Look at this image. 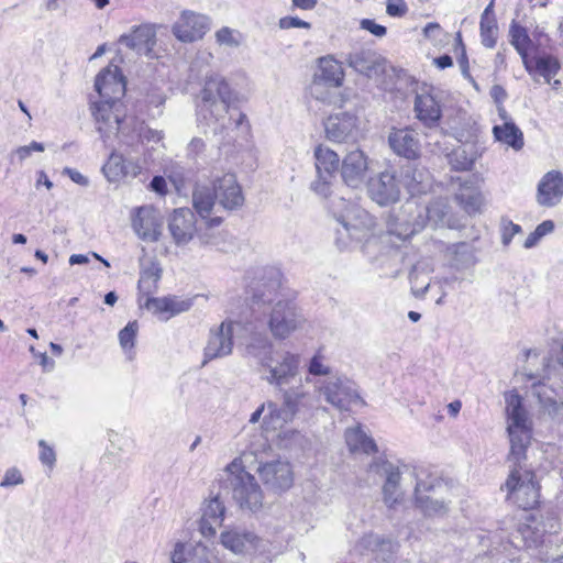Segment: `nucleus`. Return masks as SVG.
<instances>
[{
  "label": "nucleus",
  "mask_w": 563,
  "mask_h": 563,
  "mask_svg": "<svg viewBox=\"0 0 563 563\" xmlns=\"http://www.w3.org/2000/svg\"><path fill=\"white\" fill-rule=\"evenodd\" d=\"M23 483V477L20 471L15 467H11L5 471L2 481L0 482L1 487H10L20 485Z\"/></svg>",
  "instance_id": "bf43d9fd"
},
{
  "label": "nucleus",
  "mask_w": 563,
  "mask_h": 563,
  "mask_svg": "<svg viewBox=\"0 0 563 563\" xmlns=\"http://www.w3.org/2000/svg\"><path fill=\"white\" fill-rule=\"evenodd\" d=\"M424 268L420 263L416 264L409 273V280L411 285L412 295L417 298L424 296L430 287V280L427 275H423Z\"/></svg>",
  "instance_id": "49530a36"
},
{
  "label": "nucleus",
  "mask_w": 563,
  "mask_h": 563,
  "mask_svg": "<svg viewBox=\"0 0 563 563\" xmlns=\"http://www.w3.org/2000/svg\"><path fill=\"white\" fill-rule=\"evenodd\" d=\"M108 120L96 122L97 130L104 143L112 135L118 136L121 148H132L141 153L140 148L146 143H158L163 140V132L150 129L144 121L134 115H125L123 110L108 115Z\"/></svg>",
  "instance_id": "7ed1b4c3"
},
{
  "label": "nucleus",
  "mask_w": 563,
  "mask_h": 563,
  "mask_svg": "<svg viewBox=\"0 0 563 563\" xmlns=\"http://www.w3.org/2000/svg\"><path fill=\"white\" fill-rule=\"evenodd\" d=\"M400 187L407 188L411 196L420 195L429 189V174L423 169L409 167L405 170Z\"/></svg>",
  "instance_id": "ea45409f"
},
{
  "label": "nucleus",
  "mask_w": 563,
  "mask_h": 563,
  "mask_svg": "<svg viewBox=\"0 0 563 563\" xmlns=\"http://www.w3.org/2000/svg\"><path fill=\"white\" fill-rule=\"evenodd\" d=\"M368 172V157L361 150H354L347 153L341 165V177L349 187H361Z\"/></svg>",
  "instance_id": "aec40b11"
},
{
  "label": "nucleus",
  "mask_w": 563,
  "mask_h": 563,
  "mask_svg": "<svg viewBox=\"0 0 563 563\" xmlns=\"http://www.w3.org/2000/svg\"><path fill=\"white\" fill-rule=\"evenodd\" d=\"M360 25L361 29L368 31L377 37L385 36L387 32L384 25L377 24L374 20L371 19H363Z\"/></svg>",
  "instance_id": "e2e57ef3"
},
{
  "label": "nucleus",
  "mask_w": 563,
  "mask_h": 563,
  "mask_svg": "<svg viewBox=\"0 0 563 563\" xmlns=\"http://www.w3.org/2000/svg\"><path fill=\"white\" fill-rule=\"evenodd\" d=\"M213 191L219 205L228 211L236 210L244 205V195L235 175L224 174L213 181Z\"/></svg>",
  "instance_id": "6ab92c4d"
},
{
  "label": "nucleus",
  "mask_w": 563,
  "mask_h": 563,
  "mask_svg": "<svg viewBox=\"0 0 563 563\" xmlns=\"http://www.w3.org/2000/svg\"><path fill=\"white\" fill-rule=\"evenodd\" d=\"M542 537L539 531L532 529L530 526L522 525L517 529L510 543L516 548L523 547L528 550H536L543 544Z\"/></svg>",
  "instance_id": "37998d69"
},
{
  "label": "nucleus",
  "mask_w": 563,
  "mask_h": 563,
  "mask_svg": "<svg viewBox=\"0 0 563 563\" xmlns=\"http://www.w3.org/2000/svg\"><path fill=\"white\" fill-rule=\"evenodd\" d=\"M563 199V174L550 170L540 179L537 187L536 200L541 207L552 208Z\"/></svg>",
  "instance_id": "5701e85b"
},
{
  "label": "nucleus",
  "mask_w": 563,
  "mask_h": 563,
  "mask_svg": "<svg viewBox=\"0 0 563 563\" xmlns=\"http://www.w3.org/2000/svg\"><path fill=\"white\" fill-rule=\"evenodd\" d=\"M328 404L339 410L347 411L353 405L365 406L366 402L358 393L357 385L345 376H330L314 384Z\"/></svg>",
  "instance_id": "6e6552de"
},
{
  "label": "nucleus",
  "mask_w": 563,
  "mask_h": 563,
  "mask_svg": "<svg viewBox=\"0 0 563 563\" xmlns=\"http://www.w3.org/2000/svg\"><path fill=\"white\" fill-rule=\"evenodd\" d=\"M95 89L100 98L91 104L96 122L108 120L109 114L123 110L121 99L125 93V79L118 66L103 68L96 77Z\"/></svg>",
  "instance_id": "423d86ee"
},
{
  "label": "nucleus",
  "mask_w": 563,
  "mask_h": 563,
  "mask_svg": "<svg viewBox=\"0 0 563 563\" xmlns=\"http://www.w3.org/2000/svg\"><path fill=\"white\" fill-rule=\"evenodd\" d=\"M333 177L330 174L317 173L316 179L310 184V189L316 195L327 198L331 192Z\"/></svg>",
  "instance_id": "5fc2aeb1"
},
{
  "label": "nucleus",
  "mask_w": 563,
  "mask_h": 563,
  "mask_svg": "<svg viewBox=\"0 0 563 563\" xmlns=\"http://www.w3.org/2000/svg\"><path fill=\"white\" fill-rule=\"evenodd\" d=\"M560 69L558 59L553 56H544L536 59L534 70L550 84Z\"/></svg>",
  "instance_id": "8fccbe9b"
},
{
  "label": "nucleus",
  "mask_w": 563,
  "mask_h": 563,
  "mask_svg": "<svg viewBox=\"0 0 563 563\" xmlns=\"http://www.w3.org/2000/svg\"><path fill=\"white\" fill-rule=\"evenodd\" d=\"M510 44L515 47L522 59V64L528 73L533 71L531 60L528 57V52L532 46V41L526 27L512 22L509 29Z\"/></svg>",
  "instance_id": "c9c22d12"
},
{
  "label": "nucleus",
  "mask_w": 563,
  "mask_h": 563,
  "mask_svg": "<svg viewBox=\"0 0 563 563\" xmlns=\"http://www.w3.org/2000/svg\"><path fill=\"white\" fill-rule=\"evenodd\" d=\"M265 371L264 379L278 390H283L299 376L300 355L289 350L279 349L261 365Z\"/></svg>",
  "instance_id": "1a4fd4ad"
},
{
  "label": "nucleus",
  "mask_w": 563,
  "mask_h": 563,
  "mask_svg": "<svg viewBox=\"0 0 563 563\" xmlns=\"http://www.w3.org/2000/svg\"><path fill=\"white\" fill-rule=\"evenodd\" d=\"M519 232H521V227L519 224H516L512 221H507L504 223L503 228V243L508 245L511 242V239Z\"/></svg>",
  "instance_id": "0e129e2a"
},
{
  "label": "nucleus",
  "mask_w": 563,
  "mask_h": 563,
  "mask_svg": "<svg viewBox=\"0 0 563 563\" xmlns=\"http://www.w3.org/2000/svg\"><path fill=\"white\" fill-rule=\"evenodd\" d=\"M200 96L199 115L207 120V124H210V121L218 122L225 117L231 100V89L221 75H208Z\"/></svg>",
  "instance_id": "0eeeda50"
},
{
  "label": "nucleus",
  "mask_w": 563,
  "mask_h": 563,
  "mask_svg": "<svg viewBox=\"0 0 563 563\" xmlns=\"http://www.w3.org/2000/svg\"><path fill=\"white\" fill-rule=\"evenodd\" d=\"M137 331V321H131L119 332V342L125 352L131 351L134 347Z\"/></svg>",
  "instance_id": "864d4df0"
},
{
  "label": "nucleus",
  "mask_w": 563,
  "mask_h": 563,
  "mask_svg": "<svg viewBox=\"0 0 563 563\" xmlns=\"http://www.w3.org/2000/svg\"><path fill=\"white\" fill-rule=\"evenodd\" d=\"M368 195L379 206L398 201L400 197V181L391 172H383L368 183Z\"/></svg>",
  "instance_id": "a211bd4d"
},
{
  "label": "nucleus",
  "mask_w": 563,
  "mask_h": 563,
  "mask_svg": "<svg viewBox=\"0 0 563 563\" xmlns=\"http://www.w3.org/2000/svg\"><path fill=\"white\" fill-rule=\"evenodd\" d=\"M532 395L538 399L543 412L553 419L563 418V401L560 400L558 393L552 387L539 382L532 385Z\"/></svg>",
  "instance_id": "2f4dec72"
},
{
  "label": "nucleus",
  "mask_w": 563,
  "mask_h": 563,
  "mask_svg": "<svg viewBox=\"0 0 563 563\" xmlns=\"http://www.w3.org/2000/svg\"><path fill=\"white\" fill-rule=\"evenodd\" d=\"M308 372L310 375H313V376H328V377L332 376L331 368L323 363L322 357L319 355H314L310 360L309 366H308Z\"/></svg>",
  "instance_id": "4d7b16f0"
},
{
  "label": "nucleus",
  "mask_w": 563,
  "mask_h": 563,
  "mask_svg": "<svg viewBox=\"0 0 563 563\" xmlns=\"http://www.w3.org/2000/svg\"><path fill=\"white\" fill-rule=\"evenodd\" d=\"M508 435L511 463L508 477L501 488H506V499L521 509H532L539 504V484L536 474L525 464L526 452L531 442V420L522 405V398L516 391L506 395Z\"/></svg>",
  "instance_id": "f257e3e1"
},
{
  "label": "nucleus",
  "mask_w": 563,
  "mask_h": 563,
  "mask_svg": "<svg viewBox=\"0 0 563 563\" xmlns=\"http://www.w3.org/2000/svg\"><path fill=\"white\" fill-rule=\"evenodd\" d=\"M345 442L351 452H363L365 454L377 451L376 443L361 428L356 426L345 431Z\"/></svg>",
  "instance_id": "58836bf2"
},
{
  "label": "nucleus",
  "mask_w": 563,
  "mask_h": 563,
  "mask_svg": "<svg viewBox=\"0 0 563 563\" xmlns=\"http://www.w3.org/2000/svg\"><path fill=\"white\" fill-rule=\"evenodd\" d=\"M453 265L456 268H464L475 264V249L472 244L461 242L449 247Z\"/></svg>",
  "instance_id": "a18cd8bd"
},
{
  "label": "nucleus",
  "mask_w": 563,
  "mask_h": 563,
  "mask_svg": "<svg viewBox=\"0 0 563 563\" xmlns=\"http://www.w3.org/2000/svg\"><path fill=\"white\" fill-rule=\"evenodd\" d=\"M415 112L417 119L428 128L438 125L442 115L438 100L428 92L416 96Z\"/></svg>",
  "instance_id": "7c9ffc66"
},
{
  "label": "nucleus",
  "mask_w": 563,
  "mask_h": 563,
  "mask_svg": "<svg viewBox=\"0 0 563 563\" xmlns=\"http://www.w3.org/2000/svg\"><path fill=\"white\" fill-rule=\"evenodd\" d=\"M225 507L218 496L211 498L202 508V518L212 520V522H222Z\"/></svg>",
  "instance_id": "603ef678"
},
{
  "label": "nucleus",
  "mask_w": 563,
  "mask_h": 563,
  "mask_svg": "<svg viewBox=\"0 0 563 563\" xmlns=\"http://www.w3.org/2000/svg\"><path fill=\"white\" fill-rule=\"evenodd\" d=\"M346 62L350 67L367 77L383 70L380 57L371 49L355 51L349 54Z\"/></svg>",
  "instance_id": "72a5a7b5"
},
{
  "label": "nucleus",
  "mask_w": 563,
  "mask_h": 563,
  "mask_svg": "<svg viewBox=\"0 0 563 563\" xmlns=\"http://www.w3.org/2000/svg\"><path fill=\"white\" fill-rule=\"evenodd\" d=\"M386 12L390 16H402L407 12V5L404 0L389 1Z\"/></svg>",
  "instance_id": "69168bd1"
},
{
  "label": "nucleus",
  "mask_w": 563,
  "mask_h": 563,
  "mask_svg": "<svg viewBox=\"0 0 563 563\" xmlns=\"http://www.w3.org/2000/svg\"><path fill=\"white\" fill-rule=\"evenodd\" d=\"M150 188L158 195H165L167 192V184L163 176H155L151 184Z\"/></svg>",
  "instance_id": "774afa93"
},
{
  "label": "nucleus",
  "mask_w": 563,
  "mask_h": 563,
  "mask_svg": "<svg viewBox=\"0 0 563 563\" xmlns=\"http://www.w3.org/2000/svg\"><path fill=\"white\" fill-rule=\"evenodd\" d=\"M455 199L467 213L476 212L481 206L479 195L476 194H459Z\"/></svg>",
  "instance_id": "6e6d98bb"
},
{
  "label": "nucleus",
  "mask_w": 563,
  "mask_h": 563,
  "mask_svg": "<svg viewBox=\"0 0 563 563\" xmlns=\"http://www.w3.org/2000/svg\"><path fill=\"white\" fill-rule=\"evenodd\" d=\"M132 225L139 238L155 242L161 236L162 218L153 207L143 206L137 209Z\"/></svg>",
  "instance_id": "393cba45"
},
{
  "label": "nucleus",
  "mask_w": 563,
  "mask_h": 563,
  "mask_svg": "<svg viewBox=\"0 0 563 563\" xmlns=\"http://www.w3.org/2000/svg\"><path fill=\"white\" fill-rule=\"evenodd\" d=\"M433 485H427L424 482H417L415 487L416 504L417 507L429 517L442 516L446 512L448 506L444 501L432 499L429 496H424L423 493L430 490Z\"/></svg>",
  "instance_id": "e433bc0d"
},
{
  "label": "nucleus",
  "mask_w": 563,
  "mask_h": 563,
  "mask_svg": "<svg viewBox=\"0 0 563 563\" xmlns=\"http://www.w3.org/2000/svg\"><path fill=\"white\" fill-rule=\"evenodd\" d=\"M168 230L177 245L187 244L197 231L194 212L188 208L174 210L169 219Z\"/></svg>",
  "instance_id": "a878e982"
},
{
  "label": "nucleus",
  "mask_w": 563,
  "mask_h": 563,
  "mask_svg": "<svg viewBox=\"0 0 563 563\" xmlns=\"http://www.w3.org/2000/svg\"><path fill=\"white\" fill-rule=\"evenodd\" d=\"M323 126L325 137L334 143H355L361 134L357 115L349 111L330 114Z\"/></svg>",
  "instance_id": "ddd939ff"
},
{
  "label": "nucleus",
  "mask_w": 563,
  "mask_h": 563,
  "mask_svg": "<svg viewBox=\"0 0 563 563\" xmlns=\"http://www.w3.org/2000/svg\"><path fill=\"white\" fill-rule=\"evenodd\" d=\"M388 144L393 152L407 159H417L420 156L421 144L419 134L409 128H393L388 135Z\"/></svg>",
  "instance_id": "412c9836"
},
{
  "label": "nucleus",
  "mask_w": 563,
  "mask_h": 563,
  "mask_svg": "<svg viewBox=\"0 0 563 563\" xmlns=\"http://www.w3.org/2000/svg\"><path fill=\"white\" fill-rule=\"evenodd\" d=\"M162 276V268L157 263L152 262L141 271L137 283L139 291L143 295H150L157 289L158 280Z\"/></svg>",
  "instance_id": "c03bdc74"
},
{
  "label": "nucleus",
  "mask_w": 563,
  "mask_h": 563,
  "mask_svg": "<svg viewBox=\"0 0 563 563\" xmlns=\"http://www.w3.org/2000/svg\"><path fill=\"white\" fill-rule=\"evenodd\" d=\"M192 306L190 299H179L176 296L152 297L147 298L145 307L157 316H164L168 320L178 313L188 311Z\"/></svg>",
  "instance_id": "c756f323"
},
{
  "label": "nucleus",
  "mask_w": 563,
  "mask_h": 563,
  "mask_svg": "<svg viewBox=\"0 0 563 563\" xmlns=\"http://www.w3.org/2000/svg\"><path fill=\"white\" fill-rule=\"evenodd\" d=\"M344 79V71L342 65L332 57H322L319 60V71L314 75L311 95L318 99L325 101L321 95V88L325 87H340Z\"/></svg>",
  "instance_id": "f3484780"
},
{
  "label": "nucleus",
  "mask_w": 563,
  "mask_h": 563,
  "mask_svg": "<svg viewBox=\"0 0 563 563\" xmlns=\"http://www.w3.org/2000/svg\"><path fill=\"white\" fill-rule=\"evenodd\" d=\"M220 542L225 549L230 550L234 554H245L252 551H257L261 548L263 540L252 531L241 528H232L221 532Z\"/></svg>",
  "instance_id": "b1692460"
},
{
  "label": "nucleus",
  "mask_w": 563,
  "mask_h": 563,
  "mask_svg": "<svg viewBox=\"0 0 563 563\" xmlns=\"http://www.w3.org/2000/svg\"><path fill=\"white\" fill-rule=\"evenodd\" d=\"M189 555L191 563H221L216 549L201 542L196 543L191 548Z\"/></svg>",
  "instance_id": "09e8293b"
},
{
  "label": "nucleus",
  "mask_w": 563,
  "mask_h": 563,
  "mask_svg": "<svg viewBox=\"0 0 563 563\" xmlns=\"http://www.w3.org/2000/svg\"><path fill=\"white\" fill-rule=\"evenodd\" d=\"M216 42L220 46L230 48H238L244 42L243 34L235 29L229 26H222L214 33Z\"/></svg>",
  "instance_id": "de8ad7c7"
},
{
  "label": "nucleus",
  "mask_w": 563,
  "mask_h": 563,
  "mask_svg": "<svg viewBox=\"0 0 563 563\" xmlns=\"http://www.w3.org/2000/svg\"><path fill=\"white\" fill-rule=\"evenodd\" d=\"M238 322L225 320L217 329L210 330L207 344L203 349V362L229 356L233 351V334L239 328Z\"/></svg>",
  "instance_id": "4468645a"
},
{
  "label": "nucleus",
  "mask_w": 563,
  "mask_h": 563,
  "mask_svg": "<svg viewBox=\"0 0 563 563\" xmlns=\"http://www.w3.org/2000/svg\"><path fill=\"white\" fill-rule=\"evenodd\" d=\"M211 20L208 15L190 10H184L174 23L172 32L177 40L191 43L203 37L210 30Z\"/></svg>",
  "instance_id": "2eb2a0df"
},
{
  "label": "nucleus",
  "mask_w": 563,
  "mask_h": 563,
  "mask_svg": "<svg viewBox=\"0 0 563 563\" xmlns=\"http://www.w3.org/2000/svg\"><path fill=\"white\" fill-rule=\"evenodd\" d=\"M217 197L213 188H209L205 185L197 184L192 191V206L196 212L202 220L206 221V225L209 228L219 227L222 223V217L213 216L212 212L216 207Z\"/></svg>",
  "instance_id": "bb28decb"
},
{
  "label": "nucleus",
  "mask_w": 563,
  "mask_h": 563,
  "mask_svg": "<svg viewBox=\"0 0 563 563\" xmlns=\"http://www.w3.org/2000/svg\"><path fill=\"white\" fill-rule=\"evenodd\" d=\"M398 548V543L390 539H385L375 533H367L357 541L354 549L362 555L372 552L376 559L388 562Z\"/></svg>",
  "instance_id": "c85d7f7f"
},
{
  "label": "nucleus",
  "mask_w": 563,
  "mask_h": 563,
  "mask_svg": "<svg viewBox=\"0 0 563 563\" xmlns=\"http://www.w3.org/2000/svg\"><path fill=\"white\" fill-rule=\"evenodd\" d=\"M305 321L295 303L279 300L271 309L266 323L274 339L286 340L302 328Z\"/></svg>",
  "instance_id": "9d476101"
},
{
  "label": "nucleus",
  "mask_w": 563,
  "mask_h": 563,
  "mask_svg": "<svg viewBox=\"0 0 563 563\" xmlns=\"http://www.w3.org/2000/svg\"><path fill=\"white\" fill-rule=\"evenodd\" d=\"M266 412L263 417L261 428L264 431H276L282 429L286 423L294 420L296 417L284 402L278 406L273 400L265 401Z\"/></svg>",
  "instance_id": "f704fd0d"
},
{
  "label": "nucleus",
  "mask_w": 563,
  "mask_h": 563,
  "mask_svg": "<svg viewBox=\"0 0 563 563\" xmlns=\"http://www.w3.org/2000/svg\"><path fill=\"white\" fill-rule=\"evenodd\" d=\"M449 205L445 199L438 198L427 207H419L416 201H407L397 212L389 216L387 235L405 242L420 232L429 222L433 227L445 224Z\"/></svg>",
  "instance_id": "f03ea898"
},
{
  "label": "nucleus",
  "mask_w": 563,
  "mask_h": 563,
  "mask_svg": "<svg viewBox=\"0 0 563 563\" xmlns=\"http://www.w3.org/2000/svg\"><path fill=\"white\" fill-rule=\"evenodd\" d=\"M479 156L476 145L466 143L450 153L449 163L455 170H470Z\"/></svg>",
  "instance_id": "4c0bfd02"
},
{
  "label": "nucleus",
  "mask_w": 563,
  "mask_h": 563,
  "mask_svg": "<svg viewBox=\"0 0 563 563\" xmlns=\"http://www.w3.org/2000/svg\"><path fill=\"white\" fill-rule=\"evenodd\" d=\"M172 563H186V547L183 542H177L174 547V550L170 554Z\"/></svg>",
  "instance_id": "338daca9"
},
{
  "label": "nucleus",
  "mask_w": 563,
  "mask_h": 563,
  "mask_svg": "<svg viewBox=\"0 0 563 563\" xmlns=\"http://www.w3.org/2000/svg\"><path fill=\"white\" fill-rule=\"evenodd\" d=\"M310 378L307 376L305 380L299 379V384L291 387H284L282 393V399L284 405L297 416L302 409H311L316 404L314 391H311L306 387L305 383H309Z\"/></svg>",
  "instance_id": "cd10ccee"
},
{
  "label": "nucleus",
  "mask_w": 563,
  "mask_h": 563,
  "mask_svg": "<svg viewBox=\"0 0 563 563\" xmlns=\"http://www.w3.org/2000/svg\"><path fill=\"white\" fill-rule=\"evenodd\" d=\"M257 473L263 484L275 492L287 490L294 483L291 465L286 461L274 460L261 463Z\"/></svg>",
  "instance_id": "dca6fc26"
},
{
  "label": "nucleus",
  "mask_w": 563,
  "mask_h": 563,
  "mask_svg": "<svg viewBox=\"0 0 563 563\" xmlns=\"http://www.w3.org/2000/svg\"><path fill=\"white\" fill-rule=\"evenodd\" d=\"M44 144L33 141L29 145L20 146L14 151V155L18 156L20 162L26 159L33 151L35 152H44Z\"/></svg>",
  "instance_id": "13d9d810"
},
{
  "label": "nucleus",
  "mask_w": 563,
  "mask_h": 563,
  "mask_svg": "<svg viewBox=\"0 0 563 563\" xmlns=\"http://www.w3.org/2000/svg\"><path fill=\"white\" fill-rule=\"evenodd\" d=\"M40 460L43 464L52 467L56 461L54 450L44 440H40Z\"/></svg>",
  "instance_id": "680f3d73"
},
{
  "label": "nucleus",
  "mask_w": 563,
  "mask_h": 563,
  "mask_svg": "<svg viewBox=\"0 0 563 563\" xmlns=\"http://www.w3.org/2000/svg\"><path fill=\"white\" fill-rule=\"evenodd\" d=\"M221 486L229 489L232 499L243 511L256 514L264 507V493L256 478L246 472L241 461L233 460L223 470Z\"/></svg>",
  "instance_id": "20e7f679"
},
{
  "label": "nucleus",
  "mask_w": 563,
  "mask_h": 563,
  "mask_svg": "<svg viewBox=\"0 0 563 563\" xmlns=\"http://www.w3.org/2000/svg\"><path fill=\"white\" fill-rule=\"evenodd\" d=\"M119 43L139 53L150 51L155 43V30L150 24L135 26L130 33L122 34Z\"/></svg>",
  "instance_id": "473e14b6"
},
{
  "label": "nucleus",
  "mask_w": 563,
  "mask_h": 563,
  "mask_svg": "<svg viewBox=\"0 0 563 563\" xmlns=\"http://www.w3.org/2000/svg\"><path fill=\"white\" fill-rule=\"evenodd\" d=\"M367 471L368 473H373L385 478L383 484V498L384 503L389 508L401 503L405 493L400 483L401 472L399 466L379 456L373 460L368 465Z\"/></svg>",
  "instance_id": "f8f14e48"
},
{
  "label": "nucleus",
  "mask_w": 563,
  "mask_h": 563,
  "mask_svg": "<svg viewBox=\"0 0 563 563\" xmlns=\"http://www.w3.org/2000/svg\"><path fill=\"white\" fill-rule=\"evenodd\" d=\"M497 141L520 150L523 146V135L519 128L512 121H505L503 125H495L493 129Z\"/></svg>",
  "instance_id": "a19ab883"
},
{
  "label": "nucleus",
  "mask_w": 563,
  "mask_h": 563,
  "mask_svg": "<svg viewBox=\"0 0 563 563\" xmlns=\"http://www.w3.org/2000/svg\"><path fill=\"white\" fill-rule=\"evenodd\" d=\"M481 40L487 48L495 47L497 43L498 26L496 20H481Z\"/></svg>",
  "instance_id": "3c124183"
},
{
  "label": "nucleus",
  "mask_w": 563,
  "mask_h": 563,
  "mask_svg": "<svg viewBox=\"0 0 563 563\" xmlns=\"http://www.w3.org/2000/svg\"><path fill=\"white\" fill-rule=\"evenodd\" d=\"M330 210L341 224V229L336 232L339 241H342L344 246H346L345 239L362 242L372 235L375 219L365 209L344 198H335L331 201Z\"/></svg>",
  "instance_id": "39448f33"
},
{
  "label": "nucleus",
  "mask_w": 563,
  "mask_h": 563,
  "mask_svg": "<svg viewBox=\"0 0 563 563\" xmlns=\"http://www.w3.org/2000/svg\"><path fill=\"white\" fill-rule=\"evenodd\" d=\"M243 356L254 360L260 366L265 363L276 351L273 341L265 331H258L255 328L249 330L243 343Z\"/></svg>",
  "instance_id": "4be33fe9"
},
{
  "label": "nucleus",
  "mask_w": 563,
  "mask_h": 563,
  "mask_svg": "<svg viewBox=\"0 0 563 563\" xmlns=\"http://www.w3.org/2000/svg\"><path fill=\"white\" fill-rule=\"evenodd\" d=\"M132 148L113 150L102 166V173L109 181H118L122 178H135L143 168L144 162Z\"/></svg>",
  "instance_id": "9b49d317"
},
{
  "label": "nucleus",
  "mask_w": 563,
  "mask_h": 563,
  "mask_svg": "<svg viewBox=\"0 0 563 563\" xmlns=\"http://www.w3.org/2000/svg\"><path fill=\"white\" fill-rule=\"evenodd\" d=\"M316 170L317 173H324L334 176L339 167V155L331 148L318 145L314 148Z\"/></svg>",
  "instance_id": "79ce46f5"
},
{
  "label": "nucleus",
  "mask_w": 563,
  "mask_h": 563,
  "mask_svg": "<svg viewBox=\"0 0 563 563\" xmlns=\"http://www.w3.org/2000/svg\"><path fill=\"white\" fill-rule=\"evenodd\" d=\"M278 26L283 30H289L295 27L309 30L311 27V24L297 16H284L279 20Z\"/></svg>",
  "instance_id": "052dcab7"
}]
</instances>
